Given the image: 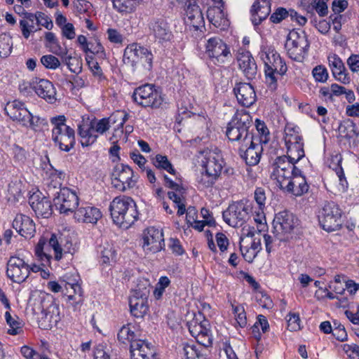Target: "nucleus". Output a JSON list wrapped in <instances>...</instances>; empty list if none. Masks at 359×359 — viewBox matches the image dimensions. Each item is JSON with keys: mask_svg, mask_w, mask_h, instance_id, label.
I'll list each match as a JSON object with an SVG mask.
<instances>
[{"mask_svg": "<svg viewBox=\"0 0 359 359\" xmlns=\"http://www.w3.org/2000/svg\"><path fill=\"white\" fill-rule=\"evenodd\" d=\"M49 248L54 250L55 259L57 261L62 259L63 253H69L73 255L77 250L71 240L68 237L62 235L57 236L53 233L48 243L44 239H40L35 248V255L41 262L42 266H46L50 264L52 257L48 252Z\"/></svg>", "mask_w": 359, "mask_h": 359, "instance_id": "obj_1", "label": "nucleus"}, {"mask_svg": "<svg viewBox=\"0 0 359 359\" xmlns=\"http://www.w3.org/2000/svg\"><path fill=\"white\" fill-rule=\"evenodd\" d=\"M109 210L114 224L123 229H128L138 218L135 202L126 196H118L110 203Z\"/></svg>", "mask_w": 359, "mask_h": 359, "instance_id": "obj_2", "label": "nucleus"}, {"mask_svg": "<svg viewBox=\"0 0 359 359\" xmlns=\"http://www.w3.org/2000/svg\"><path fill=\"white\" fill-rule=\"evenodd\" d=\"M252 118L245 110L237 111L228 123L226 135L231 142H236L240 145L249 142L255 137Z\"/></svg>", "mask_w": 359, "mask_h": 359, "instance_id": "obj_3", "label": "nucleus"}, {"mask_svg": "<svg viewBox=\"0 0 359 359\" xmlns=\"http://www.w3.org/2000/svg\"><path fill=\"white\" fill-rule=\"evenodd\" d=\"M66 118L61 115L51 118L53 126L52 140L59 148L65 151H70L75 144V132L73 128L66 125Z\"/></svg>", "mask_w": 359, "mask_h": 359, "instance_id": "obj_4", "label": "nucleus"}, {"mask_svg": "<svg viewBox=\"0 0 359 359\" xmlns=\"http://www.w3.org/2000/svg\"><path fill=\"white\" fill-rule=\"evenodd\" d=\"M58 184L59 191L55 193L52 191L56 189V185H52V183L48 185V194H53L54 205L60 213L68 215L69 212H75L79 205L78 196L67 187L61 188L60 184Z\"/></svg>", "mask_w": 359, "mask_h": 359, "instance_id": "obj_5", "label": "nucleus"}, {"mask_svg": "<svg viewBox=\"0 0 359 359\" xmlns=\"http://www.w3.org/2000/svg\"><path fill=\"white\" fill-rule=\"evenodd\" d=\"M110 128L109 120L104 118L100 120L94 118L89 123H83L78 126V134L81 137L82 147H88L94 144L99 135H103Z\"/></svg>", "mask_w": 359, "mask_h": 359, "instance_id": "obj_6", "label": "nucleus"}, {"mask_svg": "<svg viewBox=\"0 0 359 359\" xmlns=\"http://www.w3.org/2000/svg\"><path fill=\"white\" fill-rule=\"evenodd\" d=\"M298 225L299 220L292 212L282 211L273 219L272 233L276 239L286 241Z\"/></svg>", "mask_w": 359, "mask_h": 359, "instance_id": "obj_7", "label": "nucleus"}, {"mask_svg": "<svg viewBox=\"0 0 359 359\" xmlns=\"http://www.w3.org/2000/svg\"><path fill=\"white\" fill-rule=\"evenodd\" d=\"M318 219L322 228L327 231L339 229L343 224L342 210L333 201L327 202L319 211Z\"/></svg>", "mask_w": 359, "mask_h": 359, "instance_id": "obj_8", "label": "nucleus"}, {"mask_svg": "<svg viewBox=\"0 0 359 359\" xmlns=\"http://www.w3.org/2000/svg\"><path fill=\"white\" fill-rule=\"evenodd\" d=\"M285 46L288 56L293 60L300 62L306 55L310 43L304 32L299 33L292 30L287 35Z\"/></svg>", "mask_w": 359, "mask_h": 359, "instance_id": "obj_9", "label": "nucleus"}, {"mask_svg": "<svg viewBox=\"0 0 359 359\" xmlns=\"http://www.w3.org/2000/svg\"><path fill=\"white\" fill-rule=\"evenodd\" d=\"M294 164L286 156H278L272 164L271 178L276 181L281 189L294 176L296 170H299Z\"/></svg>", "mask_w": 359, "mask_h": 359, "instance_id": "obj_10", "label": "nucleus"}, {"mask_svg": "<svg viewBox=\"0 0 359 359\" xmlns=\"http://www.w3.org/2000/svg\"><path fill=\"white\" fill-rule=\"evenodd\" d=\"M191 335L194 337L198 344L204 348L210 347L212 344V338L209 329L210 323L204 318L201 313L187 323Z\"/></svg>", "mask_w": 359, "mask_h": 359, "instance_id": "obj_11", "label": "nucleus"}, {"mask_svg": "<svg viewBox=\"0 0 359 359\" xmlns=\"http://www.w3.org/2000/svg\"><path fill=\"white\" fill-rule=\"evenodd\" d=\"M250 207L243 201L233 202L222 212L224 222L232 227L242 226L249 219Z\"/></svg>", "mask_w": 359, "mask_h": 359, "instance_id": "obj_12", "label": "nucleus"}, {"mask_svg": "<svg viewBox=\"0 0 359 359\" xmlns=\"http://www.w3.org/2000/svg\"><path fill=\"white\" fill-rule=\"evenodd\" d=\"M153 54L147 48L137 43L127 46L124 50L123 61L134 65L138 61L142 62L144 67L150 71L152 69Z\"/></svg>", "mask_w": 359, "mask_h": 359, "instance_id": "obj_13", "label": "nucleus"}, {"mask_svg": "<svg viewBox=\"0 0 359 359\" xmlns=\"http://www.w3.org/2000/svg\"><path fill=\"white\" fill-rule=\"evenodd\" d=\"M137 180L133 170L128 165L123 163L116 165L111 173V184L119 191H125L133 188Z\"/></svg>", "mask_w": 359, "mask_h": 359, "instance_id": "obj_14", "label": "nucleus"}, {"mask_svg": "<svg viewBox=\"0 0 359 359\" xmlns=\"http://www.w3.org/2000/svg\"><path fill=\"white\" fill-rule=\"evenodd\" d=\"M132 97L135 102L144 107L158 108L163 103L161 94L151 84L135 88Z\"/></svg>", "mask_w": 359, "mask_h": 359, "instance_id": "obj_15", "label": "nucleus"}, {"mask_svg": "<svg viewBox=\"0 0 359 359\" xmlns=\"http://www.w3.org/2000/svg\"><path fill=\"white\" fill-rule=\"evenodd\" d=\"M150 293L149 283L148 288L138 287L133 291L129 299L130 313L136 318H142L149 310L148 297Z\"/></svg>", "mask_w": 359, "mask_h": 359, "instance_id": "obj_16", "label": "nucleus"}, {"mask_svg": "<svg viewBox=\"0 0 359 359\" xmlns=\"http://www.w3.org/2000/svg\"><path fill=\"white\" fill-rule=\"evenodd\" d=\"M205 53L217 65L225 63L231 57L229 48L219 37H212L208 40Z\"/></svg>", "mask_w": 359, "mask_h": 359, "instance_id": "obj_17", "label": "nucleus"}, {"mask_svg": "<svg viewBox=\"0 0 359 359\" xmlns=\"http://www.w3.org/2000/svg\"><path fill=\"white\" fill-rule=\"evenodd\" d=\"M263 152L262 144L259 137L255 136L251 138L245 145V143L241 144L238 149V153L241 157L245 161L248 165H256L259 163Z\"/></svg>", "mask_w": 359, "mask_h": 359, "instance_id": "obj_18", "label": "nucleus"}, {"mask_svg": "<svg viewBox=\"0 0 359 359\" xmlns=\"http://www.w3.org/2000/svg\"><path fill=\"white\" fill-rule=\"evenodd\" d=\"M6 274L12 281L21 283L29 276V264L18 257H11L7 264Z\"/></svg>", "mask_w": 359, "mask_h": 359, "instance_id": "obj_19", "label": "nucleus"}, {"mask_svg": "<svg viewBox=\"0 0 359 359\" xmlns=\"http://www.w3.org/2000/svg\"><path fill=\"white\" fill-rule=\"evenodd\" d=\"M163 246L164 238L162 231L155 227L147 228L143 236L144 250L147 253H156L161 251Z\"/></svg>", "mask_w": 359, "mask_h": 359, "instance_id": "obj_20", "label": "nucleus"}, {"mask_svg": "<svg viewBox=\"0 0 359 359\" xmlns=\"http://www.w3.org/2000/svg\"><path fill=\"white\" fill-rule=\"evenodd\" d=\"M260 57L264 63V67L276 71L282 77L287 70V67L280 55L274 50L269 49L260 53Z\"/></svg>", "mask_w": 359, "mask_h": 359, "instance_id": "obj_21", "label": "nucleus"}, {"mask_svg": "<svg viewBox=\"0 0 359 359\" xmlns=\"http://www.w3.org/2000/svg\"><path fill=\"white\" fill-rule=\"evenodd\" d=\"M150 34L158 41L164 43L171 40L172 34L168 23L162 18H154L149 22Z\"/></svg>", "mask_w": 359, "mask_h": 359, "instance_id": "obj_22", "label": "nucleus"}, {"mask_svg": "<svg viewBox=\"0 0 359 359\" xmlns=\"http://www.w3.org/2000/svg\"><path fill=\"white\" fill-rule=\"evenodd\" d=\"M237 100L240 104L245 107L252 106L257 100L254 87L248 83H238L233 88Z\"/></svg>", "mask_w": 359, "mask_h": 359, "instance_id": "obj_23", "label": "nucleus"}, {"mask_svg": "<svg viewBox=\"0 0 359 359\" xmlns=\"http://www.w3.org/2000/svg\"><path fill=\"white\" fill-rule=\"evenodd\" d=\"M5 111L13 121L18 122L22 126H27L30 112L24 107L22 102L18 100L8 102L5 107Z\"/></svg>", "mask_w": 359, "mask_h": 359, "instance_id": "obj_24", "label": "nucleus"}, {"mask_svg": "<svg viewBox=\"0 0 359 359\" xmlns=\"http://www.w3.org/2000/svg\"><path fill=\"white\" fill-rule=\"evenodd\" d=\"M29 203L38 217L48 218L52 215L50 201L41 193L33 194L29 198Z\"/></svg>", "mask_w": 359, "mask_h": 359, "instance_id": "obj_25", "label": "nucleus"}, {"mask_svg": "<svg viewBox=\"0 0 359 359\" xmlns=\"http://www.w3.org/2000/svg\"><path fill=\"white\" fill-rule=\"evenodd\" d=\"M33 88L39 97L53 104L56 101V90L52 82L44 79H36Z\"/></svg>", "mask_w": 359, "mask_h": 359, "instance_id": "obj_26", "label": "nucleus"}, {"mask_svg": "<svg viewBox=\"0 0 359 359\" xmlns=\"http://www.w3.org/2000/svg\"><path fill=\"white\" fill-rule=\"evenodd\" d=\"M203 167L210 176L217 177L221 174L223 168V160L219 152L210 151L206 153Z\"/></svg>", "mask_w": 359, "mask_h": 359, "instance_id": "obj_27", "label": "nucleus"}, {"mask_svg": "<svg viewBox=\"0 0 359 359\" xmlns=\"http://www.w3.org/2000/svg\"><path fill=\"white\" fill-rule=\"evenodd\" d=\"M297 173L282 189L295 196H301L306 194L309 189L306 177L301 170H296Z\"/></svg>", "mask_w": 359, "mask_h": 359, "instance_id": "obj_28", "label": "nucleus"}, {"mask_svg": "<svg viewBox=\"0 0 359 359\" xmlns=\"http://www.w3.org/2000/svg\"><path fill=\"white\" fill-rule=\"evenodd\" d=\"M13 227L16 231L25 238H32L36 232L34 221L28 216L23 214H18L13 222Z\"/></svg>", "mask_w": 359, "mask_h": 359, "instance_id": "obj_29", "label": "nucleus"}, {"mask_svg": "<svg viewBox=\"0 0 359 359\" xmlns=\"http://www.w3.org/2000/svg\"><path fill=\"white\" fill-rule=\"evenodd\" d=\"M239 68L248 80L255 79L257 74V66L254 57L248 51L239 53L238 57Z\"/></svg>", "mask_w": 359, "mask_h": 359, "instance_id": "obj_30", "label": "nucleus"}, {"mask_svg": "<svg viewBox=\"0 0 359 359\" xmlns=\"http://www.w3.org/2000/svg\"><path fill=\"white\" fill-rule=\"evenodd\" d=\"M130 352L131 359H154L156 354L154 346L142 340L132 342Z\"/></svg>", "mask_w": 359, "mask_h": 359, "instance_id": "obj_31", "label": "nucleus"}, {"mask_svg": "<svg viewBox=\"0 0 359 359\" xmlns=\"http://www.w3.org/2000/svg\"><path fill=\"white\" fill-rule=\"evenodd\" d=\"M329 65L332 69L334 77L341 83L347 84L350 83V77L341 58L336 54L328 56Z\"/></svg>", "mask_w": 359, "mask_h": 359, "instance_id": "obj_32", "label": "nucleus"}, {"mask_svg": "<svg viewBox=\"0 0 359 359\" xmlns=\"http://www.w3.org/2000/svg\"><path fill=\"white\" fill-rule=\"evenodd\" d=\"M101 217L100 210L93 206H81L74 212V218L78 222L84 223L96 224Z\"/></svg>", "mask_w": 359, "mask_h": 359, "instance_id": "obj_33", "label": "nucleus"}, {"mask_svg": "<svg viewBox=\"0 0 359 359\" xmlns=\"http://www.w3.org/2000/svg\"><path fill=\"white\" fill-rule=\"evenodd\" d=\"M251 12L252 23L254 25H259L271 12L270 0H257L252 5Z\"/></svg>", "mask_w": 359, "mask_h": 359, "instance_id": "obj_34", "label": "nucleus"}, {"mask_svg": "<svg viewBox=\"0 0 359 359\" xmlns=\"http://www.w3.org/2000/svg\"><path fill=\"white\" fill-rule=\"evenodd\" d=\"M209 22L215 27L224 29L229 26V20L221 6L210 7L207 11Z\"/></svg>", "mask_w": 359, "mask_h": 359, "instance_id": "obj_35", "label": "nucleus"}, {"mask_svg": "<svg viewBox=\"0 0 359 359\" xmlns=\"http://www.w3.org/2000/svg\"><path fill=\"white\" fill-rule=\"evenodd\" d=\"M186 6V15L189 22L196 29L203 26L204 18L201 8L196 4V1L187 4Z\"/></svg>", "mask_w": 359, "mask_h": 359, "instance_id": "obj_36", "label": "nucleus"}, {"mask_svg": "<svg viewBox=\"0 0 359 359\" xmlns=\"http://www.w3.org/2000/svg\"><path fill=\"white\" fill-rule=\"evenodd\" d=\"M46 47L48 48L53 53L63 57L67 54L66 48H62L55 34L50 32L45 34Z\"/></svg>", "mask_w": 359, "mask_h": 359, "instance_id": "obj_37", "label": "nucleus"}, {"mask_svg": "<svg viewBox=\"0 0 359 359\" xmlns=\"http://www.w3.org/2000/svg\"><path fill=\"white\" fill-rule=\"evenodd\" d=\"M181 354L184 359H207L205 353H203L205 348L198 349L194 344L183 343Z\"/></svg>", "mask_w": 359, "mask_h": 359, "instance_id": "obj_38", "label": "nucleus"}, {"mask_svg": "<svg viewBox=\"0 0 359 359\" xmlns=\"http://www.w3.org/2000/svg\"><path fill=\"white\" fill-rule=\"evenodd\" d=\"M35 20L37 22V12L35 14L25 13L24 19L20 21L22 34L25 39H28L30 33L34 31Z\"/></svg>", "mask_w": 359, "mask_h": 359, "instance_id": "obj_39", "label": "nucleus"}, {"mask_svg": "<svg viewBox=\"0 0 359 359\" xmlns=\"http://www.w3.org/2000/svg\"><path fill=\"white\" fill-rule=\"evenodd\" d=\"M23 185L21 182H11L8 188V201L13 203L22 201L25 198L22 192Z\"/></svg>", "mask_w": 359, "mask_h": 359, "instance_id": "obj_40", "label": "nucleus"}, {"mask_svg": "<svg viewBox=\"0 0 359 359\" xmlns=\"http://www.w3.org/2000/svg\"><path fill=\"white\" fill-rule=\"evenodd\" d=\"M135 327L131 324L123 325L118 333V339L123 344L130 343V345L133 341H138L137 339V334L133 330Z\"/></svg>", "mask_w": 359, "mask_h": 359, "instance_id": "obj_41", "label": "nucleus"}, {"mask_svg": "<svg viewBox=\"0 0 359 359\" xmlns=\"http://www.w3.org/2000/svg\"><path fill=\"white\" fill-rule=\"evenodd\" d=\"M339 132L347 139L353 138L359 135L355 123L350 119L345 120L340 123Z\"/></svg>", "mask_w": 359, "mask_h": 359, "instance_id": "obj_42", "label": "nucleus"}, {"mask_svg": "<svg viewBox=\"0 0 359 359\" xmlns=\"http://www.w3.org/2000/svg\"><path fill=\"white\" fill-rule=\"evenodd\" d=\"M287 157L289 161L297 163L304 156V142H301L297 144L287 146Z\"/></svg>", "mask_w": 359, "mask_h": 359, "instance_id": "obj_43", "label": "nucleus"}, {"mask_svg": "<svg viewBox=\"0 0 359 359\" xmlns=\"http://www.w3.org/2000/svg\"><path fill=\"white\" fill-rule=\"evenodd\" d=\"M58 314V306L53 301H51L46 305L42 304L41 319H45L50 323L52 322L53 320L56 322Z\"/></svg>", "mask_w": 359, "mask_h": 359, "instance_id": "obj_44", "label": "nucleus"}, {"mask_svg": "<svg viewBox=\"0 0 359 359\" xmlns=\"http://www.w3.org/2000/svg\"><path fill=\"white\" fill-rule=\"evenodd\" d=\"M113 6L118 12L130 13L133 12L137 4V0H112Z\"/></svg>", "mask_w": 359, "mask_h": 359, "instance_id": "obj_45", "label": "nucleus"}, {"mask_svg": "<svg viewBox=\"0 0 359 359\" xmlns=\"http://www.w3.org/2000/svg\"><path fill=\"white\" fill-rule=\"evenodd\" d=\"M154 165L156 168L166 170L172 175H177L175 169L166 156L157 154L154 160Z\"/></svg>", "mask_w": 359, "mask_h": 359, "instance_id": "obj_46", "label": "nucleus"}, {"mask_svg": "<svg viewBox=\"0 0 359 359\" xmlns=\"http://www.w3.org/2000/svg\"><path fill=\"white\" fill-rule=\"evenodd\" d=\"M5 318L7 324L9 325L8 333L11 335H16L22 332V323L16 316L13 317L8 311L5 313Z\"/></svg>", "mask_w": 359, "mask_h": 359, "instance_id": "obj_47", "label": "nucleus"}, {"mask_svg": "<svg viewBox=\"0 0 359 359\" xmlns=\"http://www.w3.org/2000/svg\"><path fill=\"white\" fill-rule=\"evenodd\" d=\"M128 118V114L123 111H117L115 113L112 114L109 118L107 119L109 120V125L111 126V124H114L117 123V128L115 130H118L119 129H122L124 123Z\"/></svg>", "mask_w": 359, "mask_h": 359, "instance_id": "obj_48", "label": "nucleus"}, {"mask_svg": "<svg viewBox=\"0 0 359 359\" xmlns=\"http://www.w3.org/2000/svg\"><path fill=\"white\" fill-rule=\"evenodd\" d=\"M327 0H313L311 5L306 6V11L309 13L316 10L318 14L324 17L327 15L328 9L326 4Z\"/></svg>", "mask_w": 359, "mask_h": 359, "instance_id": "obj_49", "label": "nucleus"}, {"mask_svg": "<svg viewBox=\"0 0 359 359\" xmlns=\"http://www.w3.org/2000/svg\"><path fill=\"white\" fill-rule=\"evenodd\" d=\"M284 140L286 147L303 142L299 133L290 127L285 128Z\"/></svg>", "mask_w": 359, "mask_h": 359, "instance_id": "obj_50", "label": "nucleus"}, {"mask_svg": "<svg viewBox=\"0 0 359 359\" xmlns=\"http://www.w3.org/2000/svg\"><path fill=\"white\" fill-rule=\"evenodd\" d=\"M12 40L11 37L6 34L0 35V57H6L11 52Z\"/></svg>", "mask_w": 359, "mask_h": 359, "instance_id": "obj_51", "label": "nucleus"}, {"mask_svg": "<svg viewBox=\"0 0 359 359\" xmlns=\"http://www.w3.org/2000/svg\"><path fill=\"white\" fill-rule=\"evenodd\" d=\"M62 58V62L72 72L79 74L81 72V62L78 58L67 55Z\"/></svg>", "mask_w": 359, "mask_h": 359, "instance_id": "obj_52", "label": "nucleus"}, {"mask_svg": "<svg viewBox=\"0 0 359 359\" xmlns=\"http://www.w3.org/2000/svg\"><path fill=\"white\" fill-rule=\"evenodd\" d=\"M115 250L109 245L107 247H104L103 250L101 251L102 263L105 264H111L112 262H115Z\"/></svg>", "mask_w": 359, "mask_h": 359, "instance_id": "obj_53", "label": "nucleus"}, {"mask_svg": "<svg viewBox=\"0 0 359 359\" xmlns=\"http://www.w3.org/2000/svg\"><path fill=\"white\" fill-rule=\"evenodd\" d=\"M290 9L287 10L283 7H278L276 9L270 17V20L273 23H280L282 20L290 18Z\"/></svg>", "mask_w": 359, "mask_h": 359, "instance_id": "obj_54", "label": "nucleus"}, {"mask_svg": "<svg viewBox=\"0 0 359 359\" xmlns=\"http://www.w3.org/2000/svg\"><path fill=\"white\" fill-rule=\"evenodd\" d=\"M86 62L94 76L98 78L100 80L104 79V76L100 66L93 57L88 56L86 57Z\"/></svg>", "mask_w": 359, "mask_h": 359, "instance_id": "obj_55", "label": "nucleus"}, {"mask_svg": "<svg viewBox=\"0 0 359 359\" xmlns=\"http://www.w3.org/2000/svg\"><path fill=\"white\" fill-rule=\"evenodd\" d=\"M41 64L50 69H56L60 65V62L57 57L53 55H46L41 57Z\"/></svg>", "mask_w": 359, "mask_h": 359, "instance_id": "obj_56", "label": "nucleus"}, {"mask_svg": "<svg viewBox=\"0 0 359 359\" xmlns=\"http://www.w3.org/2000/svg\"><path fill=\"white\" fill-rule=\"evenodd\" d=\"M312 74L315 80L318 82L325 83L328 79V72L323 65H318L313 68Z\"/></svg>", "mask_w": 359, "mask_h": 359, "instance_id": "obj_57", "label": "nucleus"}, {"mask_svg": "<svg viewBox=\"0 0 359 359\" xmlns=\"http://www.w3.org/2000/svg\"><path fill=\"white\" fill-rule=\"evenodd\" d=\"M232 307L237 323L241 327H244L247 325V318L243 306H232Z\"/></svg>", "mask_w": 359, "mask_h": 359, "instance_id": "obj_58", "label": "nucleus"}, {"mask_svg": "<svg viewBox=\"0 0 359 359\" xmlns=\"http://www.w3.org/2000/svg\"><path fill=\"white\" fill-rule=\"evenodd\" d=\"M264 73H265V79L266 82L268 83L269 87L275 90L277 88L278 83V76H280L278 74H276V71H273L270 69L265 68L264 67Z\"/></svg>", "mask_w": 359, "mask_h": 359, "instance_id": "obj_59", "label": "nucleus"}, {"mask_svg": "<svg viewBox=\"0 0 359 359\" xmlns=\"http://www.w3.org/2000/svg\"><path fill=\"white\" fill-rule=\"evenodd\" d=\"M244 238H243V236L241 237L240 241V250L241 252V254L245 261H247L249 263H251L253 262L254 259L257 256V252L252 251L250 248H244L241 243L243 241Z\"/></svg>", "mask_w": 359, "mask_h": 359, "instance_id": "obj_60", "label": "nucleus"}, {"mask_svg": "<svg viewBox=\"0 0 359 359\" xmlns=\"http://www.w3.org/2000/svg\"><path fill=\"white\" fill-rule=\"evenodd\" d=\"M287 327L290 331H297L300 329V319L298 314L290 313L288 316Z\"/></svg>", "mask_w": 359, "mask_h": 359, "instance_id": "obj_61", "label": "nucleus"}, {"mask_svg": "<svg viewBox=\"0 0 359 359\" xmlns=\"http://www.w3.org/2000/svg\"><path fill=\"white\" fill-rule=\"evenodd\" d=\"M37 24L44 27L48 30L52 29L53 27L51 19L42 12H37Z\"/></svg>", "mask_w": 359, "mask_h": 359, "instance_id": "obj_62", "label": "nucleus"}, {"mask_svg": "<svg viewBox=\"0 0 359 359\" xmlns=\"http://www.w3.org/2000/svg\"><path fill=\"white\" fill-rule=\"evenodd\" d=\"M333 336L340 341H344L347 339V333L343 325L339 324L337 327L332 329Z\"/></svg>", "mask_w": 359, "mask_h": 359, "instance_id": "obj_63", "label": "nucleus"}, {"mask_svg": "<svg viewBox=\"0 0 359 359\" xmlns=\"http://www.w3.org/2000/svg\"><path fill=\"white\" fill-rule=\"evenodd\" d=\"M346 62L352 72H359V54H351L347 59Z\"/></svg>", "mask_w": 359, "mask_h": 359, "instance_id": "obj_64", "label": "nucleus"}]
</instances>
